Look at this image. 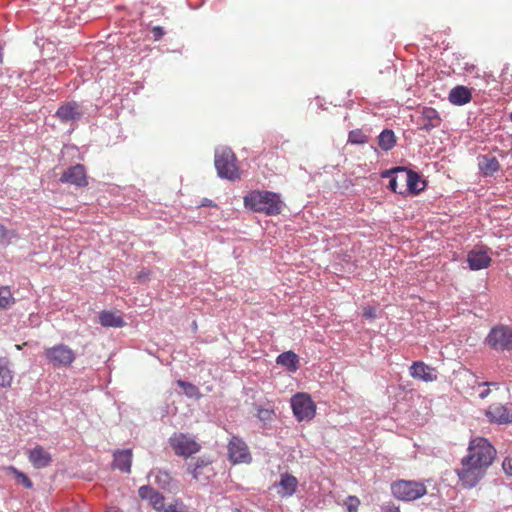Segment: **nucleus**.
<instances>
[{"mask_svg": "<svg viewBox=\"0 0 512 512\" xmlns=\"http://www.w3.org/2000/svg\"><path fill=\"white\" fill-rule=\"evenodd\" d=\"M99 322L103 327H123L125 322L121 315L112 311H102L99 315Z\"/></svg>", "mask_w": 512, "mask_h": 512, "instance_id": "obj_22", "label": "nucleus"}, {"mask_svg": "<svg viewBox=\"0 0 512 512\" xmlns=\"http://www.w3.org/2000/svg\"><path fill=\"white\" fill-rule=\"evenodd\" d=\"M410 375L415 379H419L425 382H432L437 379L435 369L422 361L413 362L410 367Z\"/></svg>", "mask_w": 512, "mask_h": 512, "instance_id": "obj_16", "label": "nucleus"}, {"mask_svg": "<svg viewBox=\"0 0 512 512\" xmlns=\"http://www.w3.org/2000/svg\"><path fill=\"white\" fill-rule=\"evenodd\" d=\"M169 444L178 456L189 457L200 450V445L189 435L174 433L169 438Z\"/></svg>", "mask_w": 512, "mask_h": 512, "instance_id": "obj_9", "label": "nucleus"}, {"mask_svg": "<svg viewBox=\"0 0 512 512\" xmlns=\"http://www.w3.org/2000/svg\"><path fill=\"white\" fill-rule=\"evenodd\" d=\"M63 183L73 184L78 187L87 185L86 171L83 165L76 164L69 167L61 176Z\"/></svg>", "mask_w": 512, "mask_h": 512, "instance_id": "obj_14", "label": "nucleus"}, {"mask_svg": "<svg viewBox=\"0 0 512 512\" xmlns=\"http://www.w3.org/2000/svg\"><path fill=\"white\" fill-rule=\"evenodd\" d=\"M399 175L398 178H400V183L402 187H405L403 191H407L411 194H419L421 191L424 190L426 184L425 181L421 179L420 175L410 169H407L405 167H402V169H398Z\"/></svg>", "mask_w": 512, "mask_h": 512, "instance_id": "obj_10", "label": "nucleus"}, {"mask_svg": "<svg viewBox=\"0 0 512 512\" xmlns=\"http://www.w3.org/2000/svg\"><path fill=\"white\" fill-rule=\"evenodd\" d=\"M481 386H486V387H489L490 385H497L496 383H490V382H483L482 384H480ZM491 390L489 388H485L480 394H479V397L481 399H485L486 397H488V395L490 394Z\"/></svg>", "mask_w": 512, "mask_h": 512, "instance_id": "obj_41", "label": "nucleus"}, {"mask_svg": "<svg viewBox=\"0 0 512 512\" xmlns=\"http://www.w3.org/2000/svg\"><path fill=\"white\" fill-rule=\"evenodd\" d=\"M467 263L471 270H481L487 268L491 263V258L487 250L483 248L473 249L467 254Z\"/></svg>", "mask_w": 512, "mask_h": 512, "instance_id": "obj_15", "label": "nucleus"}, {"mask_svg": "<svg viewBox=\"0 0 512 512\" xmlns=\"http://www.w3.org/2000/svg\"><path fill=\"white\" fill-rule=\"evenodd\" d=\"M502 468L508 476H512V458L506 457L503 460Z\"/></svg>", "mask_w": 512, "mask_h": 512, "instance_id": "obj_38", "label": "nucleus"}, {"mask_svg": "<svg viewBox=\"0 0 512 512\" xmlns=\"http://www.w3.org/2000/svg\"><path fill=\"white\" fill-rule=\"evenodd\" d=\"M132 464V451L130 449L116 451L114 453L113 459V467L125 472L129 473L131 470Z\"/></svg>", "mask_w": 512, "mask_h": 512, "instance_id": "obj_20", "label": "nucleus"}, {"mask_svg": "<svg viewBox=\"0 0 512 512\" xmlns=\"http://www.w3.org/2000/svg\"><path fill=\"white\" fill-rule=\"evenodd\" d=\"M44 356L54 367L70 366L75 358V352L65 344H58L44 350Z\"/></svg>", "mask_w": 512, "mask_h": 512, "instance_id": "obj_7", "label": "nucleus"}, {"mask_svg": "<svg viewBox=\"0 0 512 512\" xmlns=\"http://www.w3.org/2000/svg\"><path fill=\"white\" fill-rule=\"evenodd\" d=\"M150 476H153L155 482L162 488L167 490H172L174 488L173 478L171 475L162 469H153L150 472Z\"/></svg>", "mask_w": 512, "mask_h": 512, "instance_id": "obj_23", "label": "nucleus"}, {"mask_svg": "<svg viewBox=\"0 0 512 512\" xmlns=\"http://www.w3.org/2000/svg\"><path fill=\"white\" fill-rule=\"evenodd\" d=\"M232 512H241L239 509L235 508Z\"/></svg>", "mask_w": 512, "mask_h": 512, "instance_id": "obj_47", "label": "nucleus"}, {"mask_svg": "<svg viewBox=\"0 0 512 512\" xmlns=\"http://www.w3.org/2000/svg\"><path fill=\"white\" fill-rule=\"evenodd\" d=\"M393 496L402 501H413L426 494L423 483L417 481L398 480L391 484Z\"/></svg>", "mask_w": 512, "mask_h": 512, "instance_id": "obj_5", "label": "nucleus"}, {"mask_svg": "<svg viewBox=\"0 0 512 512\" xmlns=\"http://www.w3.org/2000/svg\"><path fill=\"white\" fill-rule=\"evenodd\" d=\"M211 205H212V201L208 200V199H205L204 202L202 203V206H211Z\"/></svg>", "mask_w": 512, "mask_h": 512, "instance_id": "obj_45", "label": "nucleus"}, {"mask_svg": "<svg viewBox=\"0 0 512 512\" xmlns=\"http://www.w3.org/2000/svg\"><path fill=\"white\" fill-rule=\"evenodd\" d=\"M150 505L157 511L163 512L165 507L164 497L159 492H156L149 501Z\"/></svg>", "mask_w": 512, "mask_h": 512, "instance_id": "obj_34", "label": "nucleus"}, {"mask_svg": "<svg viewBox=\"0 0 512 512\" xmlns=\"http://www.w3.org/2000/svg\"><path fill=\"white\" fill-rule=\"evenodd\" d=\"M8 469L15 475L17 481L20 482L24 487L32 488L33 483L25 473L19 471L13 466H10Z\"/></svg>", "mask_w": 512, "mask_h": 512, "instance_id": "obj_29", "label": "nucleus"}, {"mask_svg": "<svg viewBox=\"0 0 512 512\" xmlns=\"http://www.w3.org/2000/svg\"><path fill=\"white\" fill-rule=\"evenodd\" d=\"M345 505L348 512H357L360 501L356 496H348L345 500Z\"/></svg>", "mask_w": 512, "mask_h": 512, "instance_id": "obj_36", "label": "nucleus"}, {"mask_svg": "<svg viewBox=\"0 0 512 512\" xmlns=\"http://www.w3.org/2000/svg\"><path fill=\"white\" fill-rule=\"evenodd\" d=\"M291 408L298 421L311 420L316 409L311 397L304 393H298L291 398Z\"/></svg>", "mask_w": 512, "mask_h": 512, "instance_id": "obj_8", "label": "nucleus"}, {"mask_svg": "<svg viewBox=\"0 0 512 512\" xmlns=\"http://www.w3.org/2000/svg\"><path fill=\"white\" fill-rule=\"evenodd\" d=\"M151 32H152L153 38L155 40L161 39L165 34V31H164L163 27H161V26L153 27Z\"/></svg>", "mask_w": 512, "mask_h": 512, "instance_id": "obj_40", "label": "nucleus"}, {"mask_svg": "<svg viewBox=\"0 0 512 512\" xmlns=\"http://www.w3.org/2000/svg\"><path fill=\"white\" fill-rule=\"evenodd\" d=\"M15 237V233L12 230L7 229L4 225L0 224V244L3 246L8 245L12 238Z\"/></svg>", "mask_w": 512, "mask_h": 512, "instance_id": "obj_33", "label": "nucleus"}, {"mask_svg": "<svg viewBox=\"0 0 512 512\" xmlns=\"http://www.w3.org/2000/svg\"><path fill=\"white\" fill-rule=\"evenodd\" d=\"M419 113L418 123L420 130L430 132L432 129L438 128L441 125L442 119L436 109L432 107H422Z\"/></svg>", "mask_w": 512, "mask_h": 512, "instance_id": "obj_12", "label": "nucleus"}, {"mask_svg": "<svg viewBox=\"0 0 512 512\" xmlns=\"http://www.w3.org/2000/svg\"><path fill=\"white\" fill-rule=\"evenodd\" d=\"M244 205L253 212L273 216L281 213L283 202L274 192L256 190L244 197Z\"/></svg>", "mask_w": 512, "mask_h": 512, "instance_id": "obj_2", "label": "nucleus"}, {"mask_svg": "<svg viewBox=\"0 0 512 512\" xmlns=\"http://www.w3.org/2000/svg\"><path fill=\"white\" fill-rule=\"evenodd\" d=\"M384 512H400L398 507L395 506H387Z\"/></svg>", "mask_w": 512, "mask_h": 512, "instance_id": "obj_43", "label": "nucleus"}, {"mask_svg": "<svg viewBox=\"0 0 512 512\" xmlns=\"http://www.w3.org/2000/svg\"><path fill=\"white\" fill-rule=\"evenodd\" d=\"M157 491H155L151 486L149 485H143L139 488L138 490V494H139V497L141 499H144V500H148L150 501L152 496H154V494L156 493Z\"/></svg>", "mask_w": 512, "mask_h": 512, "instance_id": "obj_35", "label": "nucleus"}, {"mask_svg": "<svg viewBox=\"0 0 512 512\" xmlns=\"http://www.w3.org/2000/svg\"><path fill=\"white\" fill-rule=\"evenodd\" d=\"M496 457V450L485 438L476 437L469 443L467 455L461 460V467L456 470L459 481L466 488L475 487L486 475Z\"/></svg>", "mask_w": 512, "mask_h": 512, "instance_id": "obj_1", "label": "nucleus"}, {"mask_svg": "<svg viewBox=\"0 0 512 512\" xmlns=\"http://www.w3.org/2000/svg\"><path fill=\"white\" fill-rule=\"evenodd\" d=\"M367 141L366 135L360 130H352L348 135V142L352 144H363Z\"/></svg>", "mask_w": 512, "mask_h": 512, "instance_id": "obj_31", "label": "nucleus"}, {"mask_svg": "<svg viewBox=\"0 0 512 512\" xmlns=\"http://www.w3.org/2000/svg\"><path fill=\"white\" fill-rule=\"evenodd\" d=\"M275 413L274 410L271 408H263L258 406L257 407V418L262 422H270L272 421Z\"/></svg>", "mask_w": 512, "mask_h": 512, "instance_id": "obj_32", "label": "nucleus"}, {"mask_svg": "<svg viewBox=\"0 0 512 512\" xmlns=\"http://www.w3.org/2000/svg\"><path fill=\"white\" fill-rule=\"evenodd\" d=\"M177 385L183 389L184 393L188 397H195L199 395L198 388L192 383L186 382L184 380H178Z\"/></svg>", "mask_w": 512, "mask_h": 512, "instance_id": "obj_30", "label": "nucleus"}, {"mask_svg": "<svg viewBox=\"0 0 512 512\" xmlns=\"http://www.w3.org/2000/svg\"><path fill=\"white\" fill-rule=\"evenodd\" d=\"M145 276H146V273L141 272V273L139 274V276H138V277H139V278H142V277H145Z\"/></svg>", "mask_w": 512, "mask_h": 512, "instance_id": "obj_46", "label": "nucleus"}, {"mask_svg": "<svg viewBox=\"0 0 512 512\" xmlns=\"http://www.w3.org/2000/svg\"><path fill=\"white\" fill-rule=\"evenodd\" d=\"M298 480L295 476L288 473L281 474V479L278 483V494L282 497L292 496L297 488Z\"/></svg>", "mask_w": 512, "mask_h": 512, "instance_id": "obj_19", "label": "nucleus"}, {"mask_svg": "<svg viewBox=\"0 0 512 512\" xmlns=\"http://www.w3.org/2000/svg\"><path fill=\"white\" fill-rule=\"evenodd\" d=\"M398 169H402V167H395L390 170H385L381 173V177L391 179V177H393L394 173H399Z\"/></svg>", "mask_w": 512, "mask_h": 512, "instance_id": "obj_42", "label": "nucleus"}, {"mask_svg": "<svg viewBox=\"0 0 512 512\" xmlns=\"http://www.w3.org/2000/svg\"><path fill=\"white\" fill-rule=\"evenodd\" d=\"M214 164L220 178L231 181L239 178L236 157L229 147H220L215 150Z\"/></svg>", "mask_w": 512, "mask_h": 512, "instance_id": "obj_3", "label": "nucleus"}, {"mask_svg": "<svg viewBox=\"0 0 512 512\" xmlns=\"http://www.w3.org/2000/svg\"><path fill=\"white\" fill-rule=\"evenodd\" d=\"M399 174L400 173H394L393 177H391V179L389 181L388 187L390 190H392L395 193L405 194V191L398 190V183L400 182V178H398Z\"/></svg>", "mask_w": 512, "mask_h": 512, "instance_id": "obj_37", "label": "nucleus"}, {"mask_svg": "<svg viewBox=\"0 0 512 512\" xmlns=\"http://www.w3.org/2000/svg\"><path fill=\"white\" fill-rule=\"evenodd\" d=\"M190 473L192 477L199 482H205L213 475L212 468L204 461H198Z\"/></svg>", "mask_w": 512, "mask_h": 512, "instance_id": "obj_24", "label": "nucleus"}, {"mask_svg": "<svg viewBox=\"0 0 512 512\" xmlns=\"http://www.w3.org/2000/svg\"><path fill=\"white\" fill-rule=\"evenodd\" d=\"M472 99V94L469 88L458 85L452 88L448 95V100L457 106H462L469 103Z\"/></svg>", "mask_w": 512, "mask_h": 512, "instance_id": "obj_17", "label": "nucleus"}, {"mask_svg": "<svg viewBox=\"0 0 512 512\" xmlns=\"http://www.w3.org/2000/svg\"><path fill=\"white\" fill-rule=\"evenodd\" d=\"M484 343L497 352H511L512 328L504 324L493 326L485 337Z\"/></svg>", "mask_w": 512, "mask_h": 512, "instance_id": "obj_4", "label": "nucleus"}, {"mask_svg": "<svg viewBox=\"0 0 512 512\" xmlns=\"http://www.w3.org/2000/svg\"><path fill=\"white\" fill-rule=\"evenodd\" d=\"M396 144V137L392 130L384 129L378 136V145L384 151L391 150Z\"/></svg>", "mask_w": 512, "mask_h": 512, "instance_id": "obj_26", "label": "nucleus"}, {"mask_svg": "<svg viewBox=\"0 0 512 512\" xmlns=\"http://www.w3.org/2000/svg\"><path fill=\"white\" fill-rule=\"evenodd\" d=\"M491 423L508 424L512 423V411L500 403L491 404L485 412Z\"/></svg>", "mask_w": 512, "mask_h": 512, "instance_id": "obj_13", "label": "nucleus"}, {"mask_svg": "<svg viewBox=\"0 0 512 512\" xmlns=\"http://www.w3.org/2000/svg\"><path fill=\"white\" fill-rule=\"evenodd\" d=\"M14 303V298L9 287H0V309H6Z\"/></svg>", "mask_w": 512, "mask_h": 512, "instance_id": "obj_28", "label": "nucleus"}, {"mask_svg": "<svg viewBox=\"0 0 512 512\" xmlns=\"http://www.w3.org/2000/svg\"><path fill=\"white\" fill-rule=\"evenodd\" d=\"M478 160V167L485 176H492L500 169V163L495 156L483 155Z\"/></svg>", "mask_w": 512, "mask_h": 512, "instance_id": "obj_21", "label": "nucleus"}, {"mask_svg": "<svg viewBox=\"0 0 512 512\" xmlns=\"http://www.w3.org/2000/svg\"><path fill=\"white\" fill-rule=\"evenodd\" d=\"M364 315L366 317H373L374 316L373 311L371 309L365 311Z\"/></svg>", "mask_w": 512, "mask_h": 512, "instance_id": "obj_44", "label": "nucleus"}, {"mask_svg": "<svg viewBox=\"0 0 512 512\" xmlns=\"http://www.w3.org/2000/svg\"><path fill=\"white\" fill-rule=\"evenodd\" d=\"M277 364L285 366L290 371L297 370L298 356L293 351H286L278 355Z\"/></svg>", "mask_w": 512, "mask_h": 512, "instance_id": "obj_25", "label": "nucleus"}, {"mask_svg": "<svg viewBox=\"0 0 512 512\" xmlns=\"http://www.w3.org/2000/svg\"><path fill=\"white\" fill-rule=\"evenodd\" d=\"M86 107L77 101H68L61 104L55 112V117L64 124L74 125L86 114Z\"/></svg>", "mask_w": 512, "mask_h": 512, "instance_id": "obj_6", "label": "nucleus"}, {"mask_svg": "<svg viewBox=\"0 0 512 512\" xmlns=\"http://www.w3.org/2000/svg\"><path fill=\"white\" fill-rule=\"evenodd\" d=\"M510 119H511V121H512V112H511V115H510Z\"/></svg>", "mask_w": 512, "mask_h": 512, "instance_id": "obj_48", "label": "nucleus"}, {"mask_svg": "<svg viewBox=\"0 0 512 512\" xmlns=\"http://www.w3.org/2000/svg\"><path fill=\"white\" fill-rule=\"evenodd\" d=\"M12 373L9 368V361L6 358H0V386L9 387L12 383Z\"/></svg>", "mask_w": 512, "mask_h": 512, "instance_id": "obj_27", "label": "nucleus"}, {"mask_svg": "<svg viewBox=\"0 0 512 512\" xmlns=\"http://www.w3.org/2000/svg\"><path fill=\"white\" fill-rule=\"evenodd\" d=\"M163 512H186L184 506L182 504H170L168 505Z\"/></svg>", "mask_w": 512, "mask_h": 512, "instance_id": "obj_39", "label": "nucleus"}, {"mask_svg": "<svg viewBox=\"0 0 512 512\" xmlns=\"http://www.w3.org/2000/svg\"><path fill=\"white\" fill-rule=\"evenodd\" d=\"M228 455L231 462L237 463H250L252 460L246 443L238 438L232 437L228 444Z\"/></svg>", "mask_w": 512, "mask_h": 512, "instance_id": "obj_11", "label": "nucleus"}, {"mask_svg": "<svg viewBox=\"0 0 512 512\" xmlns=\"http://www.w3.org/2000/svg\"><path fill=\"white\" fill-rule=\"evenodd\" d=\"M29 461L37 468H45L51 462V455L41 446H37L29 452Z\"/></svg>", "mask_w": 512, "mask_h": 512, "instance_id": "obj_18", "label": "nucleus"}]
</instances>
